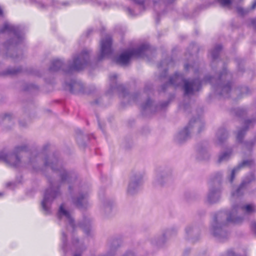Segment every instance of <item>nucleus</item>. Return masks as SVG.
Returning <instances> with one entry per match:
<instances>
[{
    "label": "nucleus",
    "mask_w": 256,
    "mask_h": 256,
    "mask_svg": "<svg viewBox=\"0 0 256 256\" xmlns=\"http://www.w3.org/2000/svg\"><path fill=\"white\" fill-rule=\"evenodd\" d=\"M144 48H140L136 50H131L122 54L117 58V63L122 65L127 64L132 57H139L143 52Z\"/></svg>",
    "instance_id": "obj_1"
},
{
    "label": "nucleus",
    "mask_w": 256,
    "mask_h": 256,
    "mask_svg": "<svg viewBox=\"0 0 256 256\" xmlns=\"http://www.w3.org/2000/svg\"><path fill=\"white\" fill-rule=\"evenodd\" d=\"M88 52L84 51L74 60L73 64L70 68L74 70H80L82 69L86 64L88 58Z\"/></svg>",
    "instance_id": "obj_2"
},
{
    "label": "nucleus",
    "mask_w": 256,
    "mask_h": 256,
    "mask_svg": "<svg viewBox=\"0 0 256 256\" xmlns=\"http://www.w3.org/2000/svg\"><path fill=\"white\" fill-rule=\"evenodd\" d=\"M112 38L110 36H107L101 40L100 54L99 60L102 59L106 55L110 54L112 50Z\"/></svg>",
    "instance_id": "obj_3"
},
{
    "label": "nucleus",
    "mask_w": 256,
    "mask_h": 256,
    "mask_svg": "<svg viewBox=\"0 0 256 256\" xmlns=\"http://www.w3.org/2000/svg\"><path fill=\"white\" fill-rule=\"evenodd\" d=\"M200 87V84L198 80L188 81V80H184V94H192L194 90L197 88L196 90H198Z\"/></svg>",
    "instance_id": "obj_4"
},
{
    "label": "nucleus",
    "mask_w": 256,
    "mask_h": 256,
    "mask_svg": "<svg viewBox=\"0 0 256 256\" xmlns=\"http://www.w3.org/2000/svg\"><path fill=\"white\" fill-rule=\"evenodd\" d=\"M62 65V62L58 59L53 60L52 62V66L50 67V70H56V68H60Z\"/></svg>",
    "instance_id": "obj_5"
},
{
    "label": "nucleus",
    "mask_w": 256,
    "mask_h": 256,
    "mask_svg": "<svg viewBox=\"0 0 256 256\" xmlns=\"http://www.w3.org/2000/svg\"><path fill=\"white\" fill-rule=\"evenodd\" d=\"M242 208L248 213H250L255 211L254 206L250 204H246V206H242Z\"/></svg>",
    "instance_id": "obj_6"
},
{
    "label": "nucleus",
    "mask_w": 256,
    "mask_h": 256,
    "mask_svg": "<svg viewBox=\"0 0 256 256\" xmlns=\"http://www.w3.org/2000/svg\"><path fill=\"white\" fill-rule=\"evenodd\" d=\"M59 213L60 214H63L65 216L68 218H70V214L64 208V206L63 204H61L60 207Z\"/></svg>",
    "instance_id": "obj_7"
},
{
    "label": "nucleus",
    "mask_w": 256,
    "mask_h": 256,
    "mask_svg": "<svg viewBox=\"0 0 256 256\" xmlns=\"http://www.w3.org/2000/svg\"><path fill=\"white\" fill-rule=\"evenodd\" d=\"M232 153L231 151L226 152L222 154L219 158L218 162H220L222 160L228 159Z\"/></svg>",
    "instance_id": "obj_8"
},
{
    "label": "nucleus",
    "mask_w": 256,
    "mask_h": 256,
    "mask_svg": "<svg viewBox=\"0 0 256 256\" xmlns=\"http://www.w3.org/2000/svg\"><path fill=\"white\" fill-rule=\"evenodd\" d=\"M180 76L178 74H176L174 76L171 77L170 80V82L172 84H175V82L179 79Z\"/></svg>",
    "instance_id": "obj_9"
},
{
    "label": "nucleus",
    "mask_w": 256,
    "mask_h": 256,
    "mask_svg": "<svg viewBox=\"0 0 256 256\" xmlns=\"http://www.w3.org/2000/svg\"><path fill=\"white\" fill-rule=\"evenodd\" d=\"M218 2L222 6H228L231 3L230 0H218Z\"/></svg>",
    "instance_id": "obj_10"
},
{
    "label": "nucleus",
    "mask_w": 256,
    "mask_h": 256,
    "mask_svg": "<svg viewBox=\"0 0 256 256\" xmlns=\"http://www.w3.org/2000/svg\"><path fill=\"white\" fill-rule=\"evenodd\" d=\"M240 168V167H238V168H234L232 170V174H231V178H230V182H232L234 178V174H235V172H238V170H239Z\"/></svg>",
    "instance_id": "obj_11"
},
{
    "label": "nucleus",
    "mask_w": 256,
    "mask_h": 256,
    "mask_svg": "<svg viewBox=\"0 0 256 256\" xmlns=\"http://www.w3.org/2000/svg\"><path fill=\"white\" fill-rule=\"evenodd\" d=\"M19 71V70H8V73L9 74H17Z\"/></svg>",
    "instance_id": "obj_12"
},
{
    "label": "nucleus",
    "mask_w": 256,
    "mask_h": 256,
    "mask_svg": "<svg viewBox=\"0 0 256 256\" xmlns=\"http://www.w3.org/2000/svg\"><path fill=\"white\" fill-rule=\"evenodd\" d=\"M46 196H45L44 199L43 200L42 202V208L44 210H46Z\"/></svg>",
    "instance_id": "obj_13"
},
{
    "label": "nucleus",
    "mask_w": 256,
    "mask_h": 256,
    "mask_svg": "<svg viewBox=\"0 0 256 256\" xmlns=\"http://www.w3.org/2000/svg\"><path fill=\"white\" fill-rule=\"evenodd\" d=\"M238 12L240 14H244V10L242 8H237Z\"/></svg>",
    "instance_id": "obj_14"
},
{
    "label": "nucleus",
    "mask_w": 256,
    "mask_h": 256,
    "mask_svg": "<svg viewBox=\"0 0 256 256\" xmlns=\"http://www.w3.org/2000/svg\"><path fill=\"white\" fill-rule=\"evenodd\" d=\"M228 256H234V254L232 250H230L227 252Z\"/></svg>",
    "instance_id": "obj_15"
},
{
    "label": "nucleus",
    "mask_w": 256,
    "mask_h": 256,
    "mask_svg": "<svg viewBox=\"0 0 256 256\" xmlns=\"http://www.w3.org/2000/svg\"><path fill=\"white\" fill-rule=\"evenodd\" d=\"M252 229L256 232V222L252 224Z\"/></svg>",
    "instance_id": "obj_16"
},
{
    "label": "nucleus",
    "mask_w": 256,
    "mask_h": 256,
    "mask_svg": "<svg viewBox=\"0 0 256 256\" xmlns=\"http://www.w3.org/2000/svg\"><path fill=\"white\" fill-rule=\"evenodd\" d=\"M117 77L118 76H117L116 74H114L110 76V78L111 80H112L116 79Z\"/></svg>",
    "instance_id": "obj_17"
},
{
    "label": "nucleus",
    "mask_w": 256,
    "mask_h": 256,
    "mask_svg": "<svg viewBox=\"0 0 256 256\" xmlns=\"http://www.w3.org/2000/svg\"><path fill=\"white\" fill-rule=\"evenodd\" d=\"M8 28H9V26L8 24H6L4 26V28L3 30H2V32H4V31H6V30H8Z\"/></svg>",
    "instance_id": "obj_18"
},
{
    "label": "nucleus",
    "mask_w": 256,
    "mask_h": 256,
    "mask_svg": "<svg viewBox=\"0 0 256 256\" xmlns=\"http://www.w3.org/2000/svg\"><path fill=\"white\" fill-rule=\"evenodd\" d=\"M242 134H243L242 133V131L239 132L237 136L238 139L240 140L241 138V137H242Z\"/></svg>",
    "instance_id": "obj_19"
},
{
    "label": "nucleus",
    "mask_w": 256,
    "mask_h": 256,
    "mask_svg": "<svg viewBox=\"0 0 256 256\" xmlns=\"http://www.w3.org/2000/svg\"><path fill=\"white\" fill-rule=\"evenodd\" d=\"M222 48V47L221 46H218L215 48L214 50L219 51V50H221Z\"/></svg>",
    "instance_id": "obj_20"
},
{
    "label": "nucleus",
    "mask_w": 256,
    "mask_h": 256,
    "mask_svg": "<svg viewBox=\"0 0 256 256\" xmlns=\"http://www.w3.org/2000/svg\"><path fill=\"white\" fill-rule=\"evenodd\" d=\"M80 200H81V198H79L78 200H77V202H76V204L78 206H80Z\"/></svg>",
    "instance_id": "obj_21"
},
{
    "label": "nucleus",
    "mask_w": 256,
    "mask_h": 256,
    "mask_svg": "<svg viewBox=\"0 0 256 256\" xmlns=\"http://www.w3.org/2000/svg\"><path fill=\"white\" fill-rule=\"evenodd\" d=\"M256 7V0L253 3L252 6V9H254Z\"/></svg>",
    "instance_id": "obj_22"
},
{
    "label": "nucleus",
    "mask_w": 256,
    "mask_h": 256,
    "mask_svg": "<svg viewBox=\"0 0 256 256\" xmlns=\"http://www.w3.org/2000/svg\"><path fill=\"white\" fill-rule=\"evenodd\" d=\"M23 149H24L23 147H18L17 148L18 151L20 150H22Z\"/></svg>",
    "instance_id": "obj_23"
},
{
    "label": "nucleus",
    "mask_w": 256,
    "mask_h": 256,
    "mask_svg": "<svg viewBox=\"0 0 256 256\" xmlns=\"http://www.w3.org/2000/svg\"><path fill=\"white\" fill-rule=\"evenodd\" d=\"M2 9L0 8V16H2Z\"/></svg>",
    "instance_id": "obj_24"
},
{
    "label": "nucleus",
    "mask_w": 256,
    "mask_h": 256,
    "mask_svg": "<svg viewBox=\"0 0 256 256\" xmlns=\"http://www.w3.org/2000/svg\"><path fill=\"white\" fill-rule=\"evenodd\" d=\"M74 256H80V254H75Z\"/></svg>",
    "instance_id": "obj_25"
},
{
    "label": "nucleus",
    "mask_w": 256,
    "mask_h": 256,
    "mask_svg": "<svg viewBox=\"0 0 256 256\" xmlns=\"http://www.w3.org/2000/svg\"><path fill=\"white\" fill-rule=\"evenodd\" d=\"M188 128H184V130L186 132Z\"/></svg>",
    "instance_id": "obj_26"
}]
</instances>
